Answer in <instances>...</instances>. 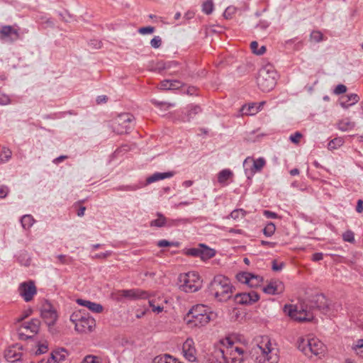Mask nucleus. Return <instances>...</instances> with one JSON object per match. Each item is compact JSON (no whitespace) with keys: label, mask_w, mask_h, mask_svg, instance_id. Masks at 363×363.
<instances>
[{"label":"nucleus","mask_w":363,"mask_h":363,"mask_svg":"<svg viewBox=\"0 0 363 363\" xmlns=\"http://www.w3.org/2000/svg\"><path fill=\"white\" fill-rule=\"evenodd\" d=\"M213 355L220 363H241L244 359V350L228 337L216 345Z\"/></svg>","instance_id":"obj_1"},{"label":"nucleus","mask_w":363,"mask_h":363,"mask_svg":"<svg viewBox=\"0 0 363 363\" xmlns=\"http://www.w3.org/2000/svg\"><path fill=\"white\" fill-rule=\"evenodd\" d=\"M252 358L258 363H277L278 350L267 336H262L251 350Z\"/></svg>","instance_id":"obj_2"},{"label":"nucleus","mask_w":363,"mask_h":363,"mask_svg":"<svg viewBox=\"0 0 363 363\" xmlns=\"http://www.w3.org/2000/svg\"><path fill=\"white\" fill-rule=\"evenodd\" d=\"M210 291L218 301H227L232 294L230 280L223 275L216 276L210 284Z\"/></svg>","instance_id":"obj_3"},{"label":"nucleus","mask_w":363,"mask_h":363,"mask_svg":"<svg viewBox=\"0 0 363 363\" xmlns=\"http://www.w3.org/2000/svg\"><path fill=\"white\" fill-rule=\"evenodd\" d=\"M214 314L204 305H196L188 313V323L195 327H202L210 322Z\"/></svg>","instance_id":"obj_4"},{"label":"nucleus","mask_w":363,"mask_h":363,"mask_svg":"<svg viewBox=\"0 0 363 363\" xmlns=\"http://www.w3.org/2000/svg\"><path fill=\"white\" fill-rule=\"evenodd\" d=\"M277 72L270 65L261 68L258 73L257 82L263 91L272 90L277 84Z\"/></svg>","instance_id":"obj_5"},{"label":"nucleus","mask_w":363,"mask_h":363,"mask_svg":"<svg viewBox=\"0 0 363 363\" xmlns=\"http://www.w3.org/2000/svg\"><path fill=\"white\" fill-rule=\"evenodd\" d=\"M178 281L179 289L186 293L197 291L201 287L202 281L196 272H189L179 274Z\"/></svg>","instance_id":"obj_6"},{"label":"nucleus","mask_w":363,"mask_h":363,"mask_svg":"<svg viewBox=\"0 0 363 363\" xmlns=\"http://www.w3.org/2000/svg\"><path fill=\"white\" fill-rule=\"evenodd\" d=\"M133 119L134 116L129 113H121L111 121V128L117 134L126 133Z\"/></svg>","instance_id":"obj_7"},{"label":"nucleus","mask_w":363,"mask_h":363,"mask_svg":"<svg viewBox=\"0 0 363 363\" xmlns=\"http://www.w3.org/2000/svg\"><path fill=\"white\" fill-rule=\"evenodd\" d=\"M265 164L266 160L263 157L255 159L252 157H247L243 162L245 174L250 178L256 172H260Z\"/></svg>","instance_id":"obj_8"},{"label":"nucleus","mask_w":363,"mask_h":363,"mask_svg":"<svg viewBox=\"0 0 363 363\" xmlns=\"http://www.w3.org/2000/svg\"><path fill=\"white\" fill-rule=\"evenodd\" d=\"M284 311L294 320L298 322L311 321L313 319V314L304 309L303 306L298 308L297 306H285Z\"/></svg>","instance_id":"obj_9"},{"label":"nucleus","mask_w":363,"mask_h":363,"mask_svg":"<svg viewBox=\"0 0 363 363\" xmlns=\"http://www.w3.org/2000/svg\"><path fill=\"white\" fill-rule=\"evenodd\" d=\"M40 315L49 328L53 326L57 320V311L51 303L47 300L42 305Z\"/></svg>","instance_id":"obj_10"},{"label":"nucleus","mask_w":363,"mask_h":363,"mask_svg":"<svg viewBox=\"0 0 363 363\" xmlns=\"http://www.w3.org/2000/svg\"><path fill=\"white\" fill-rule=\"evenodd\" d=\"M117 299L121 301L122 298H126L129 300L147 299L150 298V294L140 289H133L127 290H120L117 293Z\"/></svg>","instance_id":"obj_11"},{"label":"nucleus","mask_w":363,"mask_h":363,"mask_svg":"<svg viewBox=\"0 0 363 363\" xmlns=\"http://www.w3.org/2000/svg\"><path fill=\"white\" fill-rule=\"evenodd\" d=\"M20 28L13 26H1L0 27V40L12 44L20 38Z\"/></svg>","instance_id":"obj_12"},{"label":"nucleus","mask_w":363,"mask_h":363,"mask_svg":"<svg viewBox=\"0 0 363 363\" xmlns=\"http://www.w3.org/2000/svg\"><path fill=\"white\" fill-rule=\"evenodd\" d=\"M18 292L26 302H30L37 294V288L32 280L20 284Z\"/></svg>","instance_id":"obj_13"},{"label":"nucleus","mask_w":363,"mask_h":363,"mask_svg":"<svg viewBox=\"0 0 363 363\" xmlns=\"http://www.w3.org/2000/svg\"><path fill=\"white\" fill-rule=\"evenodd\" d=\"M237 279L240 282L246 284L250 287H257L259 286L262 281V278L261 277L249 272H241L238 274Z\"/></svg>","instance_id":"obj_14"},{"label":"nucleus","mask_w":363,"mask_h":363,"mask_svg":"<svg viewBox=\"0 0 363 363\" xmlns=\"http://www.w3.org/2000/svg\"><path fill=\"white\" fill-rule=\"evenodd\" d=\"M313 337L308 335L305 337H299L296 341L297 348L303 353V354L309 358L312 357V339Z\"/></svg>","instance_id":"obj_15"},{"label":"nucleus","mask_w":363,"mask_h":363,"mask_svg":"<svg viewBox=\"0 0 363 363\" xmlns=\"http://www.w3.org/2000/svg\"><path fill=\"white\" fill-rule=\"evenodd\" d=\"M285 286L284 283L279 280H272L262 290L264 293L272 295L281 294L284 292Z\"/></svg>","instance_id":"obj_16"},{"label":"nucleus","mask_w":363,"mask_h":363,"mask_svg":"<svg viewBox=\"0 0 363 363\" xmlns=\"http://www.w3.org/2000/svg\"><path fill=\"white\" fill-rule=\"evenodd\" d=\"M182 350L184 355L189 362H194L196 359V350L194 342L191 338H187L183 344Z\"/></svg>","instance_id":"obj_17"},{"label":"nucleus","mask_w":363,"mask_h":363,"mask_svg":"<svg viewBox=\"0 0 363 363\" xmlns=\"http://www.w3.org/2000/svg\"><path fill=\"white\" fill-rule=\"evenodd\" d=\"M235 298L236 301L239 303L252 304L259 300V296L257 292L251 291L248 293L238 294Z\"/></svg>","instance_id":"obj_18"},{"label":"nucleus","mask_w":363,"mask_h":363,"mask_svg":"<svg viewBox=\"0 0 363 363\" xmlns=\"http://www.w3.org/2000/svg\"><path fill=\"white\" fill-rule=\"evenodd\" d=\"M311 346L312 348L310 352H312V357L315 356L318 358H321L324 356L326 352V346L319 339L315 337H313L312 345Z\"/></svg>","instance_id":"obj_19"},{"label":"nucleus","mask_w":363,"mask_h":363,"mask_svg":"<svg viewBox=\"0 0 363 363\" xmlns=\"http://www.w3.org/2000/svg\"><path fill=\"white\" fill-rule=\"evenodd\" d=\"M356 123L350 117H345L337 122V128L342 132L351 131L354 129Z\"/></svg>","instance_id":"obj_20"},{"label":"nucleus","mask_w":363,"mask_h":363,"mask_svg":"<svg viewBox=\"0 0 363 363\" xmlns=\"http://www.w3.org/2000/svg\"><path fill=\"white\" fill-rule=\"evenodd\" d=\"M359 101V97L356 94H350L342 96L340 99V106L344 108H348L350 106L357 104Z\"/></svg>","instance_id":"obj_21"},{"label":"nucleus","mask_w":363,"mask_h":363,"mask_svg":"<svg viewBox=\"0 0 363 363\" xmlns=\"http://www.w3.org/2000/svg\"><path fill=\"white\" fill-rule=\"evenodd\" d=\"M233 178V172L229 169L221 170L218 174V182L222 186L227 185L229 182H232Z\"/></svg>","instance_id":"obj_22"},{"label":"nucleus","mask_w":363,"mask_h":363,"mask_svg":"<svg viewBox=\"0 0 363 363\" xmlns=\"http://www.w3.org/2000/svg\"><path fill=\"white\" fill-rule=\"evenodd\" d=\"M314 306L326 312L329 308V301L323 294H318L314 297Z\"/></svg>","instance_id":"obj_23"},{"label":"nucleus","mask_w":363,"mask_h":363,"mask_svg":"<svg viewBox=\"0 0 363 363\" xmlns=\"http://www.w3.org/2000/svg\"><path fill=\"white\" fill-rule=\"evenodd\" d=\"M174 175V172H156L152 175L148 177L146 179V184H149L159 180L171 178Z\"/></svg>","instance_id":"obj_24"},{"label":"nucleus","mask_w":363,"mask_h":363,"mask_svg":"<svg viewBox=\"0 0 363 363\" xmlns=\"http://www.w3.org/2000/svg\"><path fill=\"white\" fill-rule=\"evenodd\" d=\"M89 315H86L81 322H77L75 325V330L79 333H87L91 331V325L89 323Z\"/></svg>","instance_id":"obj_25"},{"label":"nucleus","mask_w":363,"mask_h":363,"mask_svg":"<svg viewBox=\"0 0 363 363\" xmlns=\"http://www.w3.org/2000/svg\"><path fill=\"white\" fill-rule=\"evenodd\" d=\"M160 301L163 302V301L160 298L158 300L155 298L149 299V305L151 307L152 312L160 313L163 311L164 306L162 303H160Z\"/></svg>","instance_id":"obj_26"},{"label":"nucleus","mask_w":363,"mask_h":363,"mask_svg":"<svg viewBox=\"0 0 363 363\" xmlns=\"http://www.w3.org/2000/svg\"><path fill=\"white\" fill-rule=\"evenodd\" d=\"M24 328L33 333H38L40 325V321L38 318H33L30 321L24 323Z\"/></svg>","instance_id":"obj_27"},{"label":"nucleus","mask_w":363,"mask_h":363,"mask_svg":"<svg viewBox=\"0 0 363 363\" xmlns=\"http://www.w3.org/2000/svg\"><path fill=\"white\" fill-rule=\"evenodd\" d=\"M215 255V251L207 246L201 244L200 258L203 260L208 259Z\"/></svg>","instance_id":"obj_28"},{"label":"nucleus","mask_w":363,"mask_h":363,"mask_svg":"<svg viewBox=\"0 0 363 363\" xmlns=\"http://www.w3.org/2000/svg\"><path fill=\"white\" fill-rule=\"evenodd\" d=\"M88 314L89 313L86 312V310H79L78 311L74 312L71 315L70 320L76 325V323H77V322H81V320H82L84 318V317L88 315Z\"/></svg>","instance_id":"obj_29"},{"label":"nucleus","mask_w":363,"mask_h":363,"mask_svg":"<svg viewBox=\"0 0 363 363\" xmlns=\"http://www.w3.org/2000/svg\"><path fill=\"white\" fill-rule=\"evenodd\" d=\"M21 225L25 230H28L35 223V219L31 215H24L21 218Z\"/></svg>","instance_id":"obj_30"},{"label":"nucleus","mask_w":363,"mask_h":363,"mask_svg":"<svg viewBox=\"0 0 363 363\" xmlns=\"http://www.w3.org/2000/svg\"><path fill=\"white\" fill-rule=\"evenodd\" d=\"M153 363H182L170 355L165 354L162 357H157L154 359Z\"/></svg>","instance_id":"obj_31"},{"label":"nucleus","mask_w":363,"mask_h":363,"mask_svg":"<svg viewBox=\"0 0 363 363\" xmlns=\"http://www.w3.org/2000/svg\"><path fill=\"white\" fill-rule=\"evenodd\" d=\"M158 218L150 223L151 226L162 227L166 224V218L161 213H157Z\"/></svg>","instance_id":"obj_32"},{"label":"nucleus","mask_w":363,"mask_h":363,"mask_svg":"<svg viewBox=\"0 0 363 363\" xmlns=\"http://www.w3.org/2000/svg\"><path fill=\"white\" fill-rule=\"evenodd\" d=\"M344 143V140L342 138H335L330 140L328 143L329 150H335L337 147H341Z\"/></svg>","instance_id":"obj_33"},{"label":"nucleus","mask_w":363,"mask_h":363,"mask_svg":"<svg viewBox=\"0 0 363 363\" xmlns=\"http://www.w3.org/2000/svg\"><path fill=\"white\" fill-rule=\"evenodd\" d=\"M214 9L213 0H207L202 5V11L207 15L211 14Z\"/></svg>","instance_id":"obj_34"},{"label":"nucleus","mask_w":363,"mask_h":363,"mask_svg":"<svg viewBox=\"0 0 363 363\" xmlns=\"http://www.w3.org/2000/svg\"><path fill=\"white\" fill-rule=\"evenodd\" d=\"M258 43L256 41H252L250 44V48L253 53L261 55L266 52V47L262 46L259 49H257Z\"/></svg>","instance_id":"obj_35"},{"label":"nucleus","mask_w":363,"mask_h":363,"mask_svg":"<svg viewBox=\"0 0 363 363\" xmlns=\"http://www.w3.org/2000/svg\"><path fill=\"white\" fill-rule=\"evenodd\" d=\"M245 216V211L242 209H235V210L233 211L230 214V217L235 220H238L240 219H242Z\"/></svg>","instance_id":"obj_36"},{"label":"nucleus","mask_w":363,"mask_h":363,"mask_svg":"<svg viewBox=\"0 0 363 363\" xmlns=\"http://www.w3.org/2000/svg\"><path fill=\"white\" fill-rule=\"evenodd\" d=\"M12 156L11 151L7 147H3L1 153L0 155V160L2 162H8Z\"/></svg>","instance_id":"obj_37"},{"label":"nucleus","mask_w":363,"mask_h":363,"mask_svg":"<svg viewBox=\"0 0 363 363\" xmlns=\"http://www.w3.org/2000/svg\"><path fill=\"white\" fill-rule=\"evenodd\" d=\"M275 230V225L273 223L270 222L266 225V226L263 229V233L267 237H270L274 233Z\"/></svg>","instance_id":"obj_38"},{"label":"nucleus","mask_w":363,"mask_h":363,"mask_svg":"<svg viewBox=\"0 0 363 363\" xmlns=\"http://www.w3.org/2000/svg\"><path fill=\"white\" fill-rule=\"evenodd\" d=\"M323 35L318 30H313L310 35V40L314 43H319L323 40Z\"/></svg>","instance_id":"obj_39"},{"label":"nucleus","mask_w":363,"mask_h":363,"mask_svg":"<svg viewBox=\"0 0 363 363\" xmlns=\"http://www.w3.org/2000/svg\"><path fill=\"white\" fill-rule=\"evenodd\" d=\"M257 107H255L254 104L249 105V106H244L242 108V111L243 112V114L245 115H254L258 111Z\"/></svg>","instance_id":"obj_40"},{"label":"nucleus","mask_w":363,"mask_h":363,"mask_svg":"<svg viewBox=\"0 0 363 363\" xmlns=\"http://www.w3.org/2000/svg\"><path fill=\"white\" fill-rule=\"evenodd\" d=\"M61 352H66V349L61 347L54 350L51 353L50 359H48L47 363H52V361H54V363H56L55 360H57V354H60Z\"/></svg>","instance_id":"obj_41"},{"label":"nucleus","mask_w":363,"mask_h":363,"mask_svg":"<svg viewBox=\"0 0 363 363\" xmlns=\"http://www.w3.org/2000/svg\"><path fill=\"white\" fill-rule=\"evenodd\" d=\"M21 356H22L21 353H16L15 352H13L11 350H10L8 352V353L6 354V358L11 362H16V361L20 360Z\"/></svg>","instance_id":"obj_42"},{"label":"nucleus","mask_w":363,"mask_h":363,"mask_svg":"<svg viewBox=\"0 0 363 363\" xmlns=\"http://www.w3.org/2000/svg\"><path fill=\"white\" fill-rule=\"evenodd\" d=\"M342 239L345 242L353 243L354 242V233L350 230L345 231L342 235Z\"/></svg>","instance_id":"obj_43"},{"label":"nucleus","mask_w":363,"mask_h":363,"mask_svg":"<svg viewBox=\"0 0 363 363\" xmlns=\"http://www.w3.org/2000/svg\"><path fill=\"white\" fill-rule=\"evenodd\" d=\"M48 350V344L46 342L45 343H38V349L35 352V355H40V354H45L47 352Z\"/></svg>","instance_id":"obj_44"},{"label":"nucleus","mask_w":363,"mask_h":363,"mask_svg":"<svg viewBox=\"0 0 363 363\" xmlns=\"http://www.w3.org/2000/svg\"><path fill=\"white\" fill-rule=\"evenodd\" d=\"M237 9L234 6H228L224 11L223 16L225 18L229 19L236 13Z\"/></svg>","instance_id":"obj_45"},{"label":"nucleus","mask_w":363,"mask_h":363,"mask_svg":"<svg viewBox=\"0 0 363 363\" xmlns=\"http://www.w3.org/2000/svg\"><path fill=\"white\" fill-rule=\"evenodd\" d=\"M302 137L303 135L300 132H296L290 135L289 140L294 144H298Z\"/></svg>","instance_id":"obj_46"},{"label":"nucleus","mask_w":363,"mask_h":363,"mask_svg":"<svg viewBox=\"0 0 363 363\" xmlns=\"http://www.w3.org/2000/svg\"><path fill=\"white\" fill-rule=\"evenodd\" d=\"M187 255L193 256V257H200L201 254V245L198 247L191 248L187 250L186 252Z\"/></svg>","instance_id":"obj_47"},{"label":"nucleus","mask_w":363,"mask_h":363,"mask_svg":"<svg viewBox=\"0 0 363 363\" xmlns=\"http://www.w3.org/2000/svg\"><path fill=\"white\" fill-rule=\"evenodd\" d=\"M162 44V40L159 36H155L150 41V45L154 48H158Z\"/></svg>","instance_id":"obj_48"},{"label":"nucleus","mask_w":363,"mask_h":363,"mask_svg":"<svg viewBox=\"0 0 363 363\" xmlns=\"http://www.w3.org/2000/svg\"><path fill=\"white\" fill-rule=\"evenodd\" d=\"M155 30V28L152 26H147L140 28L138 32L142 35H146L149 33H152Z\"/></svg>","instance_id":"obj_49"},{"label":"nucleus","mask_w":363,"mask_h":363,"mask_svg":"<svg viewBox=\"0 0 363 363\" xmlns=\"http://www.w3.org/2000/svg\"><path fill=\"white\" fill-rule=\"evenodd\" d=\"M9 193V188L6 185L0 186V199H5Z\"/></svg>","instance_id":"obj_50"},{"label":"nucleus","mask_w":363,"mask_h":363,"mask_svg":"<svg viewBox=\"0 0 363 363\" xmlns=\"http://www.w3.org/2000/svg\"><path fill=\"white\" fill-rule=\"evenodd\" d=\"M347 91V87L344 84H338L334 89V94L339 95Z\"/></svg>","instance_id":"obj_51"},{"label":"nucleus","mask_w":363,"mask_h":363,"mask_svg":"<svg viewBox=\"0 0 363 363\" xmlns=\"http://www.w3.org/2000/svg\"><path fill=\"white\" fill-rule=\"evenodd\" d=\"M172 80H169V79H167V80H164L162 81L160 84V88L161 89H163V90H169V89H171V86H172Z\"/></svg>","instance_id":"obj_52"},{"label":"nucleus","mask_w":363,"mask_h":363,"mask_svg":"<svg viewBox=\"0 0 363 363\" xmlns=\"http://www.w3.org/2000/svg\"><path fill=\"white\" fill-rule=\"evenodd\" d=\"M33 313V309L28 308L22 313V315L18 318V322H21Z\"/></svg>","instance_id":"obj_53"},{"label":"nucleus","mask_w":363,"mask_h":363,"mask_svg":"<svg viewBox=\"0 0 363 363\" xmlns=\"http://www.w3.org/2000/svg\"><path fill=\"white\" fill-rule=\"evenodd\" d=\"M58 15L60 16V18L64 22H69L70 18H72L71 15L65 11V12H60Z\"/></svg>","instance_id":"obj_54"},{"label":"nucleus","mask_w":363,"mask_h":363,"mask_svg":"<svg viewBox=\"0 0 363 363\" xmlns=\"http://www.w3.org/2000/svg\"><path fill=\"white\" fill-rule=\"evenodd\" d=\"M284 266V262L278 263L276 260H273L272 262V269L274 271H280Z\"/></svg>","instance_id":"obj_55"},{"label":"nucleus","mask_w":363,"mask_h":363,"mask_svg":"<svg viewBox=\"0 0 363 363\" xmlns=\"http://www.w3.org/2000/svg\"><path fill=\"white\" fill-rule=\"evenodd\" d=\"M157 245L160 247H164L173 246V245L177 246V245L174 244V242H170L166 240H162L158 242Z\"/></svg>","instance_id":"obj_56"},{"label":"nucleus","mask_w":363,"mask_h":363,"mask_svg":"<svg viewBox=\"0 0 363 363\" xmlns=\"http://www.w3.org/2000/svg\"><path fill=\"white\" fill-rule=\"evenodd\" d=\"M77 303L81 306H84L87 308L88 310L91 311V301H85L80 298L77 300Z\"/></svg>","instance_id":"obj_57"},{"label":"nucleus","mask_w":363,"mask_h":363,"mask_svg":"<svg viewBox=\"0 0 363 363\" xmlns=\"http://www.w3.org/2000/svg\"><path fill=\"white\" fill-rule=\"evenodd\" d=\"M352 349L354 351H357L358 350L363 349V339L358 340L356 343L352 347Z\"/></svg>","instance_id":"obj_58"},{"label":"nucleus","mask_w":363,"mask_h":363,"mask_svg":"<svg viewBox=\"0 0 363 363\" xmlns=\"http://www.w3.org/2000/svg\"><path fill=\"white\" fill-rule=\"evenodd\" d=\"M107 101H108V97L106 95H101V96H99L96 98V102L97 104L100 105V104H106L107 102Z\"/></svg>","instance_id":"obj_59"},{"label":"nucleus","mask_w":363,"mask_h":363,"mask_svg":"<svg viewBox=\"0 0 363 363\" xmlns=\"http://www.w3.org/2000/svg\"><path fill=\"white\" fill-rule=\"evenodd\" d=\"M103 311V307L100 304L92 303V312L101 313Z\"/></svg>","instance_id":"obj_60"},{"label":"nucleus","mask_w":363,"mask_h":363,"mask_svg":"<svg viewBox=\"0 0 363 363\" xmlns=\"http://www.w3.org/2000/svg\"><path fill=\"white\" fill-rule=\"evenodd\" d=\"M152 102L155 106H164L166 107V108H168L174 106V104H169V103H166V102H158L155 100H152Z\"/></svg>","instance_id":"obj_61"},{"label":"nucleus","mask_w":363,"mask_h":363,"mask_svg":"<svg viewBox=\"0 0 363 363\" xmlns=\"http://www.w3.org/2000/svg\"><path fill=\"white\" fill-rule=\"evenodd\" d=\"M201 111V108L198 106H193L191 110L189 111L188 116H191L192 115L197 114Z\"/></svg>","instance_id":"obj_62"},{"label":"nucleus","mask_w":363,"mask_h":363,"mask_svg":"<svg viewBox=\"0 0 363 363\" xmlns=\"http://www.w3.org/2000/svg\"><path fill=\"white\" fill-rule=\"evenodd\" d=\"M323 253H321V252H316V253L313 255L312 259L313 261H315V262H317V261H320V260L323 259Z\"/></svg>","instance_id":"obj_63"},{"label":"nucleus","mask_w":363,"mask_h":363,"mask_svg":"<svg viewBox=\"0 0 363 363\" xmlns=\"http://www.w3.org/2000/svg\"><path fill=\"white\" fill-rule=\"evenodd\" d=\"M356 210L358 213H362L363 211V201L359 199L357 201Z\"/></svg>","instance_id":"obj_64"}]
</instances>
